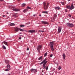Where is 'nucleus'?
<instances>
[{
	"label": "nucleus",
	"mask_w": 75,
	"mask_h": 75,
	"mask_svg": "<svg viewBox=\"0 0 75 75\" xmlns=\"http://www.w3.org/2000/svg\"><path fill=\"white\" fill-rule=\"evenodd\" d=\"M62 30V26H60L58 27V33H60Z\"/></svg>",
	"instance_id": "obj_6"
},
{
	"label": "nucleus",
	"mask_w": 75,
	"mask_h": 75,
	"mask_svg": "<svg viewBox=\"0 0 75 75\" xmlns=\"http://www.w3.org/2000/svg\"><path fill=\"white\" fill-rule=\"evenodd\" d=\"M42 13H45V14H47L48 12L47 11H44L42 12Z\"/></svg>",
	"instance_id": "obj_24"
},
{
	"label": "nucleus",
	"mask_w": 75,
	"mask_h": 75,
	"mask_svg": "<svg viewBox=\"0 0 75 75\" xmlns=\"http://www.w3.org/2000/svg\"><path fill=\"white\" fill-rule=\"evenodd\" d=\"M5 61L6 64H9V61L7 60H5Z\"/></svg>",
	"instance_id": "obj_20"
},
{
	"label": "nucleus",
	"mask_w": 75,
	"mask_h": 75,
	"mask_svg": "<svg viewBox=\"0 0 75 75\" xmlns=\"http://www.w3.org/2000/svg\"><path fill=\"white\" fill-rule=\"evenodd\" d=\"M53 56V54H51L50 55V57H52V56Z\"/></svg>",
	"instance_id": "obj_33"
},
{
	"label": "nucleus",
	"mask_w": 75,
	"mask_h": 75,
	"mask_svg": "<svg viewBox=\"0 0 75 75\" xmlns=\"http://www.w3.org/2000/svg\"><path fill=\"white\" fill-rule=\"evenodd\" d=\"M42 58V57L41 56L38 59V60H41Z\"/></svg>",
	"instance_id": "obj_25"
},
{
	"label": "nucleus",
	"mask_w": 75,
	"mask_h": 75,
	"mask_svg": "<svg viewBox=\"0 0 75 75\" xmlns=\"http://www.w3.org/2000/svg\"><path fill=\"white\" fill-rule=\"evenodd\" d=\"M42 24H49L48 22L46 21H42L41 22Z\"/></svg>",
	"instance_id": "obj_8"
},
{
	"label": "nucleus",
	"mask_w": 75,
	"mask_h": 75,
	"mask_svg": "<svg viewBox=\"0 0 75 75\" xmlns=\"http://www.w3.org/2000/svg\"><path fill=\"white\" fill-rule=\"evenodd\" d=\"M62 57L64 59H65V57H66V55L65 53H63L62 55Z\"/></svg>",
	"instance_id": "obj_13"
},
{
	"label": "nucleus",
	"mask_w": 75,
	"mask_h": 75,
	"mask_svg": "<svg viewBox=\"0 0 75 75\" xmlns=\"http://www.w3.org/2000/svg\"><path fill=\"white\" fill-rule=\"evenodd\" d=\"M39 16H40V17H41V15H40Z\"/></svg>",
	"instance_id": "obj_43"
},
{
	"label": "nucleus",
	"mask_w": 75,
	"mask_h": 75,
	"mask_svg": "<svg viewBox=\"0 0 75 75\" xmlns=\"http://www.w3.org/2000/svg\"><path fill=\"white\" fill-rule=\"evenodd\" d=\"M30 71H31V72H33V73H34V72L35 73V72H37V69H32L30 70Z\"/></svg>",
	"instance_id": "obj_7"
},
{
	"label": "nucleus",
	"mask_w": 75,
	"mask_h": 75,
	"mask_svg": "<svg viewBox=\"0 0 75 75\" xmlns=\"http://www.w3.org/2000/svg\"><path fill=\"white\" fill-rule=\"evenodd\" d=\"M14 16L15 17L17 16V15H14Z\"/></svg>",
	"instance_id": "obj_39"
},
{
	"label": "nucleus",
	"mask_w": 75,
	"mask_h": 75,
	"mask_svg": "<svg viewBox=\"0 0 75 75\" xmlns=\"http://www.w3.org/2000/svg\"><path fill=\"white\" fill-rule=\"evenodd\" d=\"M48 69V66H47L46 68V71H47Z\"/></svg>",
	"instance_id": "obj_29"
},
{
	"label": "nucleus",
	"mask_w": 75,
	"mask_h": 75,
	"mask_svg": "<svg viewBox=\"0 0 75 75\" xmlns=\"http://www.w3.org/2000/svg\"><path fill=\"white\" fill-rule=\"evenodd\" d=\"M47 62L48 61H47V59L45 58L42 62L40 64V65H42V64H43L42 65V67L43 68V69H44L45 68V67H46L45 65H46Z\"/></svg>",
	"instance_id": "obj_1"
},
{
	"label": "nucleus",
	"mask_w": 75,
	"mask_h": 75,
	"mask_svg": "<svg viewBox=\"0 0 75 75\" xmlns=\"http://www.w3.org/2000/svg\"><path fill=\"white\" fill-rule=\"evenodd\" d=\"M55 10H58L60 9V8L59 6L56 7L55 8Z\"/></svg>",
	"instance_id": "obj_15"
},
{
	"label": "nucleus",
	"mask_w": 75,
	"mask_h": 75,
	"mask_svg": "<svg viewBox=\"0 0 75 75\" xmlns=\"http://www.w3.org/2000/svg\"><path fill=\"white\" fill-rule=\"evenodd\" d=\"M39 32H44V31L42 30H39Z\"/></svg>",
	"instance_id": "obj_35"
},
{
	"label": "nucleus",
	"mask_w": 75,
	"mask_h": 75,
	"mask_svg": "<svg viewBox=\"0 0 75 75\" xmlns=\"http://www.w3.org/2000/svg\"><path fill=\"white\" fill-rule=\"evenodd\" d=\"M50 47V49L51 50H52V51H53L54 50V47H53V46L52 47Z\"/></svg>",
	"instance_id": "obj_21"
},
{
	"label": "nucleus",
	"mask_w": 75,
	"mask_h": 75,
	"mask_svg": "<svg viewBox=\"0 0 75 75\" xmlns=\"http://www.w3.org/2000/svg\"><path fill=\"white\" fill-rule=\"evenodd\" d=\"M28 11V9L27 8L23 10V13H25V12H27V11Z\"/></svg>",
	"instance_id": "obj_14"
},
{
	"label": "nucleus",
	"mask_w": 75,
	"mask_h": 75,
	"mask_svg": "<svg viewBox=\"0 0 75 75\" xmlns=\"http://www.w3.org/2000/svg\"><path fill=\"white\" fill-rule=\"evenodd\" d=\"M58 68L59 70H60V69H61V67H60V66L58 67Z\"/></svg>",
	"instance_id": "obj_30"
},
{
	"label": "nucleus",
	"mask_w": 75,
	"mask_h": 75,
	"mask_svg": "<svg viewBox=\"0 0 75 75\" xmlns=\"http://www.w3.org/2000/svg\"><path fill=\"white\" fill-rule=\"evenodd\" d=\"M65 12H68V10L67 9H66L65 10Z\"/></svg>",
	"instance_id": "obj_38"
},
{
	"label": "nucleus",
	"mask_w": 75,
	"mask_h": 75,
	"mask_svg": "<svg viewBox=\"0 0 75 75\" xmlns=\"http://www.w3.org/2000/svg\"><path fill=\"white\" fill-rule=\"evenodd\" d=\"M27 9H28H28H31V7H30L29 6H28L27 7Z\"/></svg>",
	"instance_id": "obj_31"
},
{
	"label": "nucleus",
	"mask_w": 75,
	"mask_h": 75,
	"mask_svg": "<svg viewBox=\"0 0 75 75\" xmlns=\"http://www.w3.org/2000/svg\"><path fill=\"white\" fill-rule=\"evenodd\" d=\"M5 16H4V15L3 16V17H5Z\"/></svg>",
	"instance_id": "obj_44"
},
{
	"label": "nucleus",
	"mask_w": 75,
	"mask_h": 75,
	"mask_svg": "<svg viewBox=\"0 0 75 75\" xmlns=\"http://www.w3.org/2000/svg\"><path fill=\"white\" fill-rule=\"evenodd\" d=\"M4 0H0V1H3Z\"/></svg>",
	"instance_id": "obj_41"
},
{
	"label": "nucleus",
	"mask_w": 75,
	"mask_h": 75,
	"mask_svg": "<svg viewBox=\"0 0 75 75\" xmlns=\"http://www.w3.org/2000/svg\"><path fill=\"white\" fill-rule=\"evenodd\" d=\"M43 7L44 10H47L48 9V6H49V3H47L46 4V3H45V2H44L43 3Z\"/></svg>",
	"instance_id": "obj_3"
},
{
	"label": "nucleus",
	"mask_w": 75,
	"mask_h": 75,
	"mask_svg": "<svg viewBox=\"0 0 75 75\" xmlns=\"http://www.w3.org/2000/svg\"><path fill=\"white\" fill-rule=\"evenodd\" d=\"M18 1H20V0H18Z\"/></svg>",
	"instance_id": "obj_49"
},
{
	"label": "nucleus",
	"mask_w": 75,
	"mask_h": 75,
	"mask_svg": "<svg viewBox=\"0 0 75 75\" xmlns=\"http://www.w3.org/2000/svg\"><path fill=\"white\" fill-rule=\"evenodd\" d=\"M3 43L4 44H5L6 45H7V44H8L7 42L5 41H4L3 42Z\"/></svg>",
	"instance_id": "obj_22"
},
{
	"label": "nucleus",
	"mask_w": 75,
	"mask_h": 75,
	"mask_svg": "<svg viewBox=\"0 0 75 75\" xmlns=\"http://www.w3.org/2000/svg\"><path fill=\"white\" fill-rule=\"evenodd\" d=\"M13 10L14 11H20V10L17 8H13Z\"/></svg>",
	"instance_id": "obj_10"
},
{
	"label": "nucleus",
	"mask_w": 75,
	"mask_h": 75,
	"mask_svg": "<svg viewBox=\"0 0 75 75\" xmlns=\"http://www.w3.org/2000/svg\"><path fill=\"white\" fill-rule=\"evenodd\" d=\"M61 3L62 4V5H64V2H61Z\"/></svg>",
	"instance_id": "obj_36"
},
{
	"label": "nucleus",
	"mask_w": 75,
	"mask_h": 75,
	"mask_svg": "<svg viewBox=\"0 0 75 75\" xmlns=\"http://www.w3.org/2000/svg\"><path fill=\"white\" fill-rule=\"evenodd\" d=\"M42 72H44V71H42Z\"/></svg>",
	"instance_id": "obj_45"
},
{
	"label": "nucleus",
	"mask_w": 75,
	"mask_h": 75,
	"mask_svg": "<svg viewBox=\"0 0 75 75\" xmlns=\"http://www.w3.org/2000/svg\"><path fill=\"white\" fill-rule=\"evenodd\" d=\"M33 17H35V14L33 15Z\"/></svg>",
	"instance_id": "obj_42"
},
{
	"label": "nucleus",
	"mask_w": 75,
	"mask_h": 75,
	"mask_svg": "<svg viewBox=\"0 0 75 75\" xmlns=\"http://www.w3.org/2000/svg\"><path fill=\"white\" fill-rule=\"evenodd\" d=\"M9 25H10V26H12V25H15V24L14 23H10L9 24Z\"/></svg>",
	"instance_id": "obj_16"
},
{
	"label": "nucleus",
	"mask_w": 75,
	"mask_h": 75,
	"mask_svg": "<svg viewBox=\"0 0 75 75\" xmlns=\"http://www.w3.org/2000/svg\"><path fill=\"white\" fill-rule=\"evenodd\" d=\"M25 5H26L25 4H23L21 5V6L22 7H25Z\"/></svg>",
	"instance_id": "obj_23"
},
{
	"label": "nucleus",
	"mask_w": 75,
	"mask_h": 75,
	"mask_svg": "<svg viewBox=\"0 0 75 75\" xmlns=\"http://www.w3.org/2000/svg\"><path fill=\"white\" fill-rule=\"evenodd\" d=\"M19 30H20L21 31H24V30L23 29H21L20 28H19Z\"/></svg>",
	"instance_id": "obj_26"
},
{
	"label": "nucleus",
	"mask_w": 75,
	"mask_h": 75,
	"mask_svg": "<svg viewBox=\"0 0 75 75\" xmlns=\"http://www.w3.org/2000/svg\"><path fill=\"white\" fill-rule=\"evenodd\" d=\"M47 55V53L46 52L44 54L45 57H46Z\"/></svg>",
	"instance_id": "obj_32"
},
{
	"label": "nucleus",
	"mask_w": 75,
	"mask_h": 75,
	"mask_svg": "<svg viewBox=\"0 0 75 75\" xmlns=\"http://www.w3.org/2000/svg\"><path fill=\"white\" fill-rule=\"evenodd\" d=\"M27 50L28 51V50H29V48H28L27 49Z\"/></svg>",
	"instance_id": "obj_40"
},
{
	"label": "nucleus",
	"mask_w": 75,
	"mask_h": 75,
	"mask_svg": "<svg viewBox=\"0 0 75 75\" xmlns=\"http://www.w3.org/2000/svg\"><path fill=\"white\" fill-rule=\"evenodd\" d=\"M68 1H70L71 0H67Z\"/></svg>",
	"instance_id": "obj_46"
},
{
	"label": "nucleus",
	"mask_w": 75,
	"mask_h": 75,
	"mask_svg": "<svg viewBox=\"0 0 75 75\" xmlns=\"http://www.w3.org/2000/svg\"><path fill=\"white\" fill-rule=\"evenodd\" d=\"M10 69H6L5 70V71H10Z\"/></svg>",
	"instance_id": "obj_28"
},
{
	"label": "nucleus",
	"mask_w": 75,
	"mask_h": 75,
	"mask_svg": "<svg viewBox=\"0 0 75 75\" xmlns=\"http://www.w3.org/2000/svg\"><path fill=\"white\" fill-rule=\"evenodd\" d=\"M20 34H21V33H20Z\"/></svg>",
	"instance_id": "obj_47"
},
{
	"label": "nucleus",
	"mask_w": 75,
	"mask_h": 75,
	"mask_svg": "<svg viewBox=\"0 0 75 75\" xmlns=\"http://www.w3.org/2000/svg\"><path fill=\"white\" fill-rule=\"evenodd\" d=\"M15 31L17 32L19 31V28L17 27H15L14 28Z\"/></svg>",
	"instance_id": "obj_12"
},
{
	"label": "nucleus",
	"mask_w": 75,
	"mask_h": 75,
	"mask_svg": "<svg viewBox=\"0 0 75 75\" xmlns=\"http://www.w3.org/2000/svg\"><path fill=\"white\" fill-rule=\"evenodd\" d=\"M25 25H21L19 26V27H25Z\"/></svg>",
	"instance_id": "obj_27"
},
{
	"label": "nucleus",
	"mask_w": 75,
	"mask_h": 75,
	"mask_svg": "<svg viewBox=\"0 0 75 75\" xmlns=\"http://www.w3.org/2000/svg\"><path fill=\"white\" fill-rule=\"evenodd\" d=\"M19 40H21V37H19Z\"/></svg>",
	"instance_id": "obj_37"
},
{
	"label": "nucleus",
	"mask_w": 75,
	"mask_h": 75,
	"mask_svg": "<svg viewBox=\"0 0 75 75\" xmlns=\"http://www.w3.org/2000/svg\"><path fill=\"white\" fill-rule=\"evenodd\" d=\"M6 68L8 69H9V68H10V64H8L6 66Z\"/></svg>",
	"instance_id": "obj_19"
},
{
	"label": "nucleus",
	"mask_w": 75,
	"mask_h": 75,
	"mask_svg": "<svg viewBox=\"0 0 75 75\" xmlns=\"http://www.w3.org/2000/svg\"><path fill=\"white\" fill-rule=\"evenodd\" d=\"M54 17H53V19L54 20V19H55L56 18H57V15L56 14H54Z\"/></svg>",
	"instance_id": "obj_17"
},
{
	"label": "nucleus",
	"mask_w": 75,
	"mask_h": 75,
	"mask_svg": "<svg viewBox=\"0 0 75 75\" xmlns=\"http://www.w3.org/2000/svg\"><path fill=\"white\" fill-rule=\"evenodd\" d=\"M73 74H74V73H73Z\"/></svg>",
	"instance_id": "obj_51"
},
{
	"label": "nucleus",
	"mask_w": 75,
	"mask_h": 75,
	"mask_svg": "<svg viewBox=\"0 0 75 75\" xmlns=\"http://www.w3.org/2000/svg\"><path fill=\"white\" fill-rule=\"evenodd\" d=\"M2 48L4 50H6V47H5L4 45H3L2 46Z\"/></svg>",
	"instance_id": "obj_18"
},
{
	"label": "nucleus",
	"mask_w": 75,
	"mask_h": 75,
	"mask_svg": "<svg viewBox=\"0 0 75 75\" xmlns=\"http://www.w3.org/2000/svg\"><path fill=\"white\" fill-rule=\"evenodd\" d=\"M50 47H53V46H54V42H50Z\"/></svg>",
	"instance_id": "obj_11"
},
{
	"label": "nucleus",
	"mask_w": 75,
	"mask_h": 75,
	"mask_svg": "<svg viewBox=\"0 0 75 75\" xmlns=\"http://www.w3.org/2000/svg\"><path fill=\"white\" fill-rule=\"evenodd\" d=\"M75 7L73 6V3H72L71 6L70 5L67 6H66V8H67V9H69L70 10H73Z\"/></svg>",
	"instance_id": "obj_2"
},
{
	"label": "nucleus",
	"mask_w": 75,
	"mask_h": 75,
	"mask_svg": "<svg viewBox=\"0 0 75 75\" xmlns=\"http://www.w3.org/2000/svg\"><path fill=\"white\" fill-rule=\"evenodd\" d=\"M42 48V45H39L36 47V49L38 50V52L40 53V50H41V49Z\"/></svg>",
	"instance_id": "obj_4"
},
{
	"label": "nucleus",
	"mask_w": 75,
	"mask_h": 75,
	"mask_svg": "<svg viewBox=\"0 0 75 75\" xmlns=\"http://www.w3.org/2000/svg\"><path fill=\"white\" fill-rule=\"evenodd\" d=\"M6 14H8V13H6Z\"/></svg>",
	"instance_id": "obj_50"
},
{
	"label": "nucleus",
	"mask_w": 75,
	"mask_h": 75,
	"mask_svg": "<svg viewBox=\"0 0 75 75\" xmlns=\"http://www.w3.org/2000/svg\"><path fill=\"white\" fill-rule=\"evenodd\" d=\"M66 25L67 27H73L74 26V24L73 23H71L69 22L66 24Z\"/></svg>",
	"instance_id": "obj_5"
},
{
	"label": "nucleus",
	"mask_w": 75,
	"mask_h": 75,
	"mask_svg": "<svg viewBox=\"0 0 75 75\" xmlns=\"http://www.w3.org/2000/svg\"><path fill=\"white\" fill-rule=\"evenodd\" d=\"M28 33H33L35 32V30H30L28 31Z\"/></svg>",
	"instance_id": "obj_9"
},
{
	"label": "nucleus",
	"mask_w": 75,
	"mask_h": 75,
	"mask_svg": "<svg viewBox=\"0 0 75 75\" xmlns=\"http://www.w3.org/2000/svg\"><path fill=\"white\" fill-rule=\"evenodd\" d=\"M25 31H26V32H27V31L25 30Z\"/></svg>",
	"instance_id": "obj_48"
},
{
	"label": "nucleus",
	"mask_w": 75,
	"mask_h": 75,
	"mask_svg": "<svg viewBox=\"0 0 75 75\" xmlns=\"http://www.w3.org/2000/svg\"><path fill=\"white\" fill-rule=\"evenodd\" d=\"M68 16L69 17H71V15L70 14H69Z\"/></svg>",
	"instance_id": "obj_34"
}]
</instances>
